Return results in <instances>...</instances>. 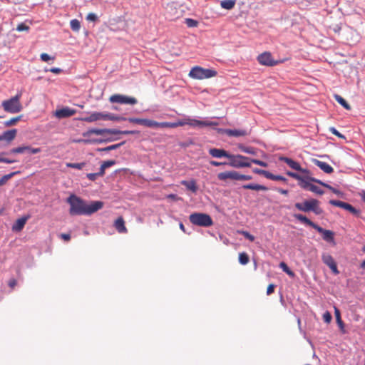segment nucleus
I'll list each match as a JSON object with an SVG mask.
<instances>
[{"label":"nucleus","mask_w":365,"mask_h":365,"mask_svg":"<svg viewBox=\"0 0 365 365\" xmlns=\"http://www.w3.org/2000/svg\"><path fill=\"white\" fill-rule=\"evenodd\" d=\"M67 202L70 205L69 213L71 215H90L103 207V202L101 201H93L87 204L80 197L72 195Z\"/></svg>","instance_id":"nucleus-1"},{"label":"nucleus","mask_w":365,"mask_h":365,"mask_svg":"<svg viewBox=\"0 0 365 365\" xmlns=\"http://www.w3.org/2000/svg\"><path fill=\"white\" fill-rule=\"evenodd\" d=\"M294 217L299 222L313 227L317 232L321 233L322 235L323 240H325L326 242H332L334 245L335 244L334 237V233L332 231L323 229L322 227L314 223L312 221H311L309 219H308L306 216L303 215L295 214L294 215Z\"/></svg>","instance_id":"nucleus-2"},{"label":"nucleus","mask_w":365,"mask_h":365,"mask_svg":"<svg viewBox=\"0 0 365 365\" xmlns=\"http://www.w3.org/2000/svg\"><path fill=\"white\" fill-rule=\"evenodd\" d=\"M21 93H18L16 96L9 99L2 101L1 106L4 110L9 113H17L21 111L23 106L21 103Z\"/></svg>","instance_id":"nucleus-3"},{"label":"nucleus","mask_w":365,"mask_h":365,"mask_svg":"<svg viewBox=\"0 0 365 365\" xmlns=\"http://www.w3.org/2000/svg\"><path fill=\"white\" fill-rule=\"evenodd\" d=\"M294 207L299 211L304 212H313L316 215H321L323 212L322 209L319 207V201L317 199H310L303 202H297Z\"/></svg>","instance_id":"nucleus-4"},{"label":"nucleus","mask_w":365,"mask_h":365,"mask_svg":"<svg viewBox=\"0 0 365 365\" xmlns=\"http://www.w3.org/2000/svg\"><path fill=\"white\" fill-rule=\"evenodd\" d=\"M217 71L214 69L204 68L196 66L191 68L189 76L194 79L203 80L216 76Z\"/></svg>","instance_id":"nucleus-5"},{"label":"nucleus","mask_w":365,"mask_h":365,"mask_svg":"<svg viewBox=\"0 0 365 365\" xmlns=\"http://www.w3.org/2000/svg\"><path fill=\"white\" fill-rule=\"evenodd\" d=\"M138 133L136 130H119L117 129H98V128H92L86 132L83 133V135L84 137L90 136L92 134L101 135H117V134H123V135H129V134H136Z\"/></svg>","instance_id":"nucleus-6"},{"label":"nucleus","mask_w":365,"mask_h":365,"mask_svg":"<svg viewBox=\"0 0 365 365\" xmlns=\"http://www.w3.org/2000/svg\"><path fill=\"white\" fill-rule=\"evenodd\" d=\"M190 222L194 225L207 227L213 225L211 217L205 213L194 212L189 216Z\"/></svg>","instance_id":"nucleus-7"},{"label":"nucleus","mask_w":365,"mask_h":365,"mask_svg":"<svg viewBox=\"0 0 365 365\" xmlns=\"http://www.w3.org/2000/svg\"><path fill=\"white\" fill-rule=\"evenodd\" d=\"M228 165L232 168H249L251 166V159L242 155H231Z\"/></svg>","instance_id":"nucleus-8"},{"label":"nucleus","mask_w":365,"mask_h":365,"mask_svg":"<svg viewBox=\"0 0 365 365\" xmlns=\"http://www.w3.org/2000/svg\"><path fill=\"white\" fill-rule=\"evenodd\" d=\"M109 101L111 103H118L120 104L135 105L138 101L134 97H130L121 94H114L110 96Z\"/></svg>","instance_id":"nucleus-9"},{"label":"nucleus","mask_w":365,"mask_h":365,"mask_svg":"<svg viewBox=\"0 0 365 365\" xmlns=\"http://www.w3.org/2000/svg\"><path fill=\"white\" fill-rule=\"evenodd\" d=\"M128 121L130 123L142 125L148 128H160V123L150 119L128 118Z\"/></svg>","instance_id":"nucleus-10"},{"label":"nucleus","mask_w":365,"mask_h":365,"mask_svg":"<svg viewBox=\"0 0 365 365\" xmlns=\"http://www.w3.org/2000/svg\"><path fill=\"white\" fill-rule=\"evenodd\" d=\"M258 62L263 66H274L278 63L277 61L273 59L269 52H264L257 57Z\"/></svg>","instance_id":"nucleus-11"},{"label":"nucleus","mask_w":365,"mask_h":365,"mask_svg":"<svg viewBox=\"0 0 365 365\" xmlns=\"http://www.w3.org/2000/svg\"><path fill=\"white\" fill-rule=\"evenodd\" d=\"M218 123L215 121H209V120H200L197 119H192L190 118H187V125L196 128H202L205 126H217L218 125Z\"/></svg>","instance_id":"nucleus-12"},{"label":"nucleus","mask_w":365,"mask_h":365,"mask_svg":"<svg viewBox=\"0 0 365 365\" xmlns=\"http://www.w3.org/2000/svg\"><path fill=\"white\" fill-rule=\"evenodd\" d=\"M329 203L334 206L339 207L343 208L346 210H348L353 215H359V211L357 210L356 208H354L351 205H350L347 202H342L340 200H331L329 201Z\"/></svg>","instance_id":"nucleus-13"},{"label":"nucleus","mask_w":365,"mask_h":365,"mask_svg":"<svg viewBox=\"0 0 365 365\" xmlns=\"http://www.w3.org/2000/svg\"><path fill=\"white\" fill-rule=\"evenodd\" d=\"M219 180L227 182V180H239V173L235 170L222 172L217 174Z\"/></svg>","instance_id":"nucleus-14"},{"label":"nucleus","mask_w":365,"mask_h":365,"mask_svg":"<svg viewBox=\"0 0 365 365\" xmlns=\"http://www.w3.org/2000/svg\"><path fill=\"white\" fill-rule=\"evenodd\" d=\"M322 259L323 262L331 269L333 273L335 274H339V272L337 269L336 264L331 255L329 254L324 253L322 255Z\"/></svg>","instance_id":"nucleus-15"},{"label":"nucleus","mask_w":365,"mask_h":365,"mask_svg":"<svg viewBox=\"0 0 365 365\" xmlns=\"http://www.w3.org/2000/svg\"><path fill=\"white\" fill-rule=\"evenodd\" d=\"M76 110L71 109L68 107H64L63 108L56 110L54 113V115L57 118L61 119V118L71 117V116L73 115L74 114H76Z\"/></svg>","instance_id":"nucleus-16"},{"label":"nucleus","mask_w":365,"mask_h":365,"mask_svg":"<svg viewBox=\"0 0 365 365\" xmlns=\"http://www.w3.org/2000/svg\"><path fill=\"white\" fill-rule=\"evenodd\" d=\"M280 160L287 163L293 170L299 171V172H301L302 173H305V174L309 173V171L307 169L302 168L297 162L293 160L291 158H289L287 157H282V158H280Z\"/></svg>","instance_id":"nucleus-17"},{"label":"nucleus","mask_w":365,"mask_h":365,"mask_svg":"<svg viewBox=\"0 0 365 365\" xmlns=\"http://www.w3.org/2000/svg\"><path fill=\"white\" fill-rule=\"evenodd\" d=\"M106 113H101V112H94L92 113L90 115L83 117L81 118V120L87 122V123H92L98 120H106Z\"/></svg>","instance_id":"nucleus-18"},{"label":"nucleus","mask_w":365,"mask_h":365,"mask_svg":"<svg viewBox=\"0 0 365 365\" xmlns=\"http://www.w3.org/2000/svg\"><path fill=\"white\" fill-rule=\"evenodd\" d=\"M210 155L216 158H227L230 160L231 154L227 153L225 150L218 148H210L209 150Z\"/></svg>","instance_id":"nucleus-19"},{"label":"nucleus","mask_w":365,"mask_h":365,"mask_svg":"<svg viewBox=\"0 0 365 365\" xmlns=\"http://www.w3.org/2000/svg\"><path fill=\"white\" fill-rule=\"evenodd\" d=\"M312 163L318 166L325 173L330 174L334 171L333 168L325 162L320 161L317 159H313Z\"/></svg>","instance_id":"nucleus-20"},{"label":"nucleus","mask_w":365,"mask_h":365,"mask_svg":"<svg viewBox=\"0 0 365 365\" xmlns=\"http://www.w3.org/2000/svg\"><path fill=\"white\" fill-rule=\"evenodd\" d=\"M187 125V118L178 120L177 122H161L160 128H177Z\"/></svg>","instance_id":"nucleus-21"},{"label":"nucleus","mask_w":365,"mask_h":365,"mask_svg":"<svg viewBox=\"0 0 365 365\" xmlns=\"http://www.w3.org/2000/svg\"><path fill=\"white\" fill-rule=\"evenodd\" d=\"M114 227L119 233H126L128 232L123 217H119L116 219L114 222Z\"/></svg>","instance_id":"nucleus-22"},{"label":"nucleus","mask_w":365,"mask_h":365,"mask_svg":"<svg viewBox=\"0 0 365 365\" xmlns=\"http://www.w3.org/2000/svg\"><path fill=\"white\" fill-rule=\"evenodd\" d=\"M16 133V129L5 131L2 135H0V141L3 140H5L8 142L12 141L15 138Z\"/></svg>","instance_id":"nucleus-23"},{"label":"nucleus","mask_w":365,"mask_h":365,"mask_svg":"<svg viewBox=\"0 0 365 365\" xmlns=\"http://www.w3.org/2000/svg\"><path fill=\"white\" fill-rule=\"evenodd\" d=\"M225 133L229 136L234 137L245 136L247 135V132L242 129H227L225 130Z\"/></svg>","instance_id":"nucleus-24"},{"label":"nucleus","mask_w":365,"mask_h":365,"mask_svg":"<svg viewBox=\"0 0 365 365\" xmlns=\"http://www.w3.org/2000/svg\"><path fill=\"white\" fill-rule=\"evenodd\" d=\"M27 220H28V217H24L18 219L15 222V223L13 225L12 230L16 231V232L21 231L24 228Z\"/></svg>","instance_id":"nucleus-25"},{"label":"nucleus","mask_w":365,"mask_h":365,"mask_svg":"<svg viewBox=\"0 0 365 365\" xmlns=\"http://www.w3.org/2000/svg\"><path fill=\"white\" fill-rule=\"evenodd\" d=\"M181 184L185 186L187 190H191L192 192H196L197 190V183L195 180H191L190 181L182 180Z\"/></svg>","instance_id":"nucleus-26"},{"label":"nucleus","mask_w":365,"mask_h":365,"mask_svg":"<svg viewBox=\"0 0 365 365\" xmlns=\"http://www.w3.org/2000/svg\"><path fill=\"white\" fill-rule=\"evenodd\" d=\"M244 189L246 190H267L268 188L266 186L258 185V184H247L242 186Z\"/></svg>","instance_id":"nucleus-27"},{"label":"nucleus","mask_w":365,"mask_h":365,"mask_svg":"<svg viewBox=\"0 0 365 365\" xmlns=\"http://www.w3.org/2000/svg\"><path fill=\"white\" fill-rule=\"evenodd\" d=\"M334 97V99L345 109L348 110H351L350 105L346 102V101L344 98H342L341 96L338 94H335Z\"/></svg>","instance_id":"nucleus-28"},{"label":"nucleus","mask_w":365,"mask_h":365,"mask_svg":"<svg viewBox=\"0 0 365 365\" xmlns=\"http://www.w3.org/2000/svg\"><path fill=\"white\" fill-rule=\"evenodd\" d=\"M235 3H236L235 0H223V1H221L220 6L223 9L230 10L234 8Z\"/></svg>","instance_id":"nucleus-29"},{"label":"nucleus","mask_w":365,"mask_h":365,"mask_svg":"<svg viewBox=\"0 0 365 365\" xmlns=\"http://www.w3.org/2000/svg\"><path fill=\"white\" fill-rule=\"evenodd\" d=\"M312 181L313 182H315L317 183H319L320 185H322V186L328 188L329 190H330L331 191H332L334 193L336 194V195H339L341 194V192L336 189H335L334 187H331V185L319 180H317V179H315V178H312L311 179Z\"/></svg>","instance_id":"nucleus-30"},{"label":"nucleus","mask_w":365,"mask_h":365,"mask_svg":"<svg viewBox=\"0 0 365 365\" xmlns=\"http://www.w3.org/2000/svg\"><path fill=\"white\" fill-rule=\"evenodd\" d=\"M113 120V121H120V120H128V118L106 113V120Z\"/></svg>","instance_id":"nucleus-31"},{"label":"nucleus","mask_w":365,"mask_h":365,"mask_svg":"<svg viewBox=\"0 0 365 365\" xmlns=\"http://www.w3.org/2000/svg\"><path fill=\"white\" fill-rule=\"evenodd\" d=\"M279 267L282 269V270L287 273L289 277H294L295 276V274L293 271H292L289 267L287 265V264L284 262H281L279 264Z\"/></svg>","instance_id":"nucleus-32"},{"label":"nucleus","mask_w":365,"mask_h":365,"mask_svg":"<svg viewBox=\"0 0 365 365\" xmlns=\"http://www.w3.org/2000/svg\"><path fill=\"white\" fill-rule=\"evenodd\" d=\"M29 149H31L30 146H20L17 148H14L10 150V153L13 154H19V153H23L26 150H28Z\"/></svg>","instance_id":"nucleus-33"},{"label":"nucleus","mask_w":365,"mask_h":365,"mask_svg":"<svg viewBox=\"0 0 365 365\" xmlns=\"http://www.w3.org/2000/svg\"><path fill=\"white\" fill-rule=\"evenodd\" d=\"M249 256L245 252H241L239 254V262L241 264L245 265L249 262Z\"/></svg>","instance_id":"nucleus-34"},{"label":"nucleus","mask_w":365,"mask_h":365,"mask_svg":"<svg viewBox=\"0 0 365 365\" xmlns=\"http://www.w3.org/2000/svg\"><path fill=\"white\" fill-rule=\"evenodd\" d=\"M19 172H13V173H11L9 174H7V175H4L1 179H0V187L1 186H3L4 185H5L6 183V182L11 179L13 176H14L16 173H18Z\"/></svg>","instance_id":"nucleus-35"},{"label":"nucleus","mask_w":365,"mask_h":365,"mask_svg":"<svg viewBox=\"0 0 365 365\" xmlns=\"http://www.w3.org/2000/svg\"><path fill=\"white\" fill-rule=\"evenodd\" d=\"M21 115L12 118L10 120L6 121L4 123V125L6 126V127L14 125L21 120Z\"/></svg>","instance_id":"nucleus-36"},{"label":"nucleus","mask_w":365,"mask_h":365,"mask_svg":"<svg viewBox=\"0 0 365 365\" xmlns=\"http://www.w3.org/2000/svg\"><path fill=\"white\" fill-rule=\"evenodd\" d=\"M71 28L74 31H78L81 28L80 21L77 19H73L70 22Z\"/></svg>","instance_id":"nucleus-37"},{"label":"nucleus","mask_w":365,"mask_h":365,"mask_svg":"<svg viewBox=\"0 0 365 365\" xmlns=\"http://www.w3.org/2000/svg\"><path fill=\"white\" fill-rule=\"evenodd\" d=\"M168 14L170 15V17L172 18V19H175V18H178L179 16L176 14L177 13V9L176 8L173 6V4H171V5H169L168 6Z\"/></svg>","instance_id":"nucleus-38"},{"label":"nucleus","mask_w":365,"mask_h":365,"mask_svg":"<svg viewBox=\"0 0 365 365\" xmlns=\"http://www.w3.org/2000/svg\"><path fill=\"white\" fill-rule=\"evenodd\" d=\"M266 178L269 179V180H282V181H285L286 180L285 178H284L283 176L275 175H273L272 173H271L269 172L267 173Z\"/></svg>","instance_id":"nucleus-39"},{"label":"nucleus","mask_w":365,"mask_h":365,"mask_svg":"<svg viewBox=\"0 0 365 365\" xmlns=\"http://www.w3.org/2000/svg\"><path fill=\"white\" fill-rule=\"evenodd\" d=\"M334 313H335V316H336V322H337V324H339V326L343 329L344 328V323L341 319V314H340V312L339 310L336 308V307H334Z\"/></svg>","instance_id":"nucleus-40"},{"label":"nucleus","mask_w":365,"mask_h":365,"mask_svg":"<svg viewBox=\"0 0 365 365\" xmlns=\"http://www.w3.org/2000/svg\"><path fill=\"white\" fill-rule=\"evenodd\" d=\"M86 163H67L66 166L68 168H75L81 170L84 166Z\"/></svg>","instance_id":"nucleus-41"},{"label":"nucleus","mask_w":365,"mask_h":365,"mask_svg":"<svg viewBox=\"0 0 365 365\" xmlns=\"http://www.w3.org/2000/svg\"><path fill=\"white\" fill-rule=\"evenodd\" d=\"M185 24L188 27L194 28L197 26L198 21L192 19L187 18L185 19Z\"/></svg>","instance_id":"nucleus-42"},{"label":"nucleus","mask_w":365,"mask_h":365,"mask_svg":"<svg viewBox=\"0 0 365 365\" xmlns=\"http://www.w3.org/2000/svg\"><path fill=\"white\" fill-rule=\"evenodd\" d=\"M29 26H27L26 24L24 23H21L19 24H18L17 27H16V31L21 32V31H29Z\"/></svg>","instance_id":"nucleus-43"},{"label":"nucleus","mask_w":365,"mask_h":365,"mask_svg":"<svg viewBox=\"0 0 365 365\" xmlns=\"http://www.w3.org/2000/svg\"><path fill=\"white\" fill-rule=\"evenodd\" d=\"M310 191L314 192V193H317V194H319V195H322L324 194V191L319 187H317V185H313L312 186H310Z\"/></svg>","instance_id":"nucleus-44"},{"label":"nucleus","mask_w":365,"mask_h":365,"mask_svg":"<svg viewBox=\"0 0 365 365\" xmlns=\"http://www.w3.org/2000/svg\"><path fill=\"white\" fill-rule=\"evenodd\" d=\"M4 155H5V153H0V163H5L11 164V163L16 162L15 160H11L9 158H4L3 157Z\"/></svg>","instance_id":"nucleus-45"},{"label":"nucleus","mask_w":365,"mask_h":365,"mask_svg":"<svg viewBox=\"0 0 365 365\" xmlns=\"http://www.w3.org/2000/svg\"><path fill=\"white\" fill-rule=\"evenodd\" d=\"M301 181V183H300V186L304 188V189H306V190H310V186L312 185V183L309 182L307 180H304L303 178L302 180H299Z\"/></svg>","instance_id":"nucleus-46"},{"label":"nucleus","mask_w":365,"mask_h":365,"mask_svg":"<svg viewBox=\"0 0 365 365\" xmlns=\"http://www.w3.org/2000/svg\"><path fill=\"white\" fill-rule=\"evenodd\" d=\"M240 150L246 153L252 154V155L255 154V149L252 147L242 146V147H240Z\"/></svg>","instance_id":"nucleus-47"},{"label":"nucleus","mask_w":365,"mask_h":365,"mask_svg":"<svg viewBox=\"0 0 365 365\" xmlns=\"http://www.w3.org/2000/svg\"><path fill=\"white\" fill-rule=\"evenodd\" d=\"M329 131H330L332 134L335 135L336 136H337V137H339V138H341V139L345 138L344 135H342L341 133H339V131H338L335 128H334V127H331V128H329Z\"/></svg>","instance_id":"nucleus-48"},{"label":"nucleus","mask_w":365,"mask_h":365,"mask_svg":"<svg viewBox=\"0 0 365 365\" xmlns=\"http://www.w3.org/2000/svg\"><path fill=\"white\" fill-rule=\"evenodd\" d=\"M40 58L44 62H47L49 60H54L55 59L54 57H51V56H50L48 54H47L46 53H41V56H40Z\"/></svg>","instance_id":"nucleus-49"},{"label":"nucleus","mask_w":365,"mask_h":365,"mask_svg":"<svg viewBox=\"0 0 365 365\" xmlns=\"http://www.w3.org/2000/svg\"><path fill=\"white\" fill-rule=\"evenodd\" d=\"M252 163L264 168L268 166L267 163L257 159H251V163Z\"/></svg>","instance_id":"nucleus-50"},{"label":"nucleus","mask_w":365,"mask_h":365,"mask_svg":"<svg viewBox=\"0 0 365 365\" xmlns=\"http://www.w3.org/2000/svg\"><path fill=\"white\" fill-rule=\"evenodd\" d=\"M112 140H113V138H108L105 140H78V142H84V143L98 142V143H103V142H105V141H112Z\"/></svg>","instance_id":"nucleus-51"},{"label":"nucleus","mask_w":365,"mask_h":365,"mask_svg":"<svg viewBox=\"0 0 365 365\" xmlns=\"http://www.w3.org/2000/svg\"><path fill=\"white\" fill-rule=\"evenodd\" d=\"M287 175H289V177L294 178V179H296V180H302V178L298 175L297 173H293V172H290V171H288L287 172Z\"/></svg>","instance_id":"nucleus-52"},{"label":"nucleus","mask_w":365,"mask_h":365,"mask_svg":"<svg viewBox=\"0 0 365 365\" xmlns=\"http://www.w3.org/2000/svg\"><path fill=\"white\" fill-rule=\"evenodd\" d=\"M115 164V160H107V161L103 162L101 165L103 166L106 169L108 168L111 167L112 165H113Z\"/></svg>","instance_id":"nucleus-53"},{"label":"nucleus","mask_w":365,"mask_h":365,"mask_svg":"<svg viewBox=\"0 0 365 365\" xmlns=\"http://www.w3.org/2000/svg\"><path fill=\"white\" fill-rule=\"evenodd\" d=\"M323 319H324V321L326 323H329L331 322V314L329 312H326L323 314Z\"/></svg>","instance_id":"nucleus-54"},{"label":"nucleus","mask_w":365,"mask_h":365,"mask_svg":"<svg viewBox=\"0 0 365 365\" xmlns=\"http://www.w3.org/2000/svg\"><path fill=\"white\" fill-rule=\"evenodd\" d=\"M241 233L244 235V237L245 238H247L250 241H251V242L254 241L255 237L253 235H250L248 232L242 231V232H241Z\"/></svg>","instance_id":"nucleus-55"},{"label":"nucleus","mask_w":365,"mask_h":365,"mask_svg":"<svg viewBox=\"0 0 365 365\" xmlns=\"http://www.w3.org/2000/svg\"><path fill=\"white\" fill-rule=\"evenodd\" d=\"M253 172L255 173H257V174H259V175H262L263 176H264L266 178L267 176V174L268 173V171L267 170H261V169H259V168H255L253 170Z\"/></svg>","instance_id":"nucleus-56"},{"label":"nucleus","mask_w":365,"mask_h":365,"mask_svg":"<svg viewBox=\"0 0 365 365\" xmlns=\"http://www.w3.org/2000/svg\"><path fill=\"white\" fill-rule=\"evenodd\" d=\"M97 19V16L94 13H89L86 17V19L90 21H96Z\"/></svg>","instance_id":"nucleus-57"},{"label":"nucleus","mask_w":365,"mask_h":365,"mask_svg":"<svg viewBox=\"0 0 365 365\" xmlns=\"http://www.w3.org/2000/svg\"><path fill=\"white\" fill-rule=\"evenodd\" d=\"M251 175H242L239 173V180H252Z\"/></svg>","instance_id":"nucleus-58"},{"label":"nucleus","mask_w":365,"mask_h":365,"mask_svg":"<svg viewBox=\"0 0 365 365\" xmlns=\"http://www.w3.org/2000/svg\"><path fill=\"white\" fill-rule=\"evenodd\" d=\"M98 174L96 173H88L87 174V178L92 181H94L96 180V178L98 177Z\"/></svg>","instance_id":"nucleus-59"},{"label":"nucleus","mask_w":365,"mask_h":365,"mask_svg":"<svg viewBox=\"0 0 365 365\" xmlns=\"http://www.w3.org/2000/svg\"><path fill=\"white\" fill-rule=\"evenodd\" d=\"M274 287H275V286L273 284H269V286L267 287V294L269 295V294H272L274 291Z\"/></svg>","instance_id":"nucleus-60"},{"label":"nucleus","mask_w":365,"mask_h":365,"mask_svg":"<svg viewBox=\"0 0 365 365\" xmlns=\"http://www.w3.org/2000/svg\"><path fill=\"white\" fill-rule=\"evenodd\" d=\"M210 165H212L213 166H220V165H228V163H227L225 162H217V161H215V160L210 161Z\"/></svg>","instance_id":"nucleus-61"},{"label":"nucleus","mask_w":365,"mask_h":365,"mask_svg":"<svg viewBox=\"0 0 365 365\" xmlns=\"http://www.w3.org/2000/svg\"><path fill=\"white\" fill-rule=\"evenodd\" d=\"M61 237L65 241H69L71 240V235L68 233H62Z\"/></svg>","instance_id":"nucleus-62"},{"label":"nucleus","mask_w":365,"mask_h":365,"mask_svg":"<svg viewBox=\"0 0 365 365\" xmlns=\"http://www.w3.org/2000/svg\"><path fill=\"white\" fill-rule=\"evenodd\" d=\"M46 71H48V70H46ZM48 71L56 73V74H58L62 71V70L59 68H51L48 70Z\"/></svg>","instance_id":"nucleus-63"},{"label":"nucleus","mask_w":365,"mask_h":365,"mask_svg":"<svg viewBox=\"0 0 365 365\" xmlns=\"http://www.w3.org/2000/svg\"><path fill=\"white\" fill-rule=\"evenodd\" d=\"M28 151H29L32 154H36V153H38L41 152V148H34L31 147V149H29Z\"/></svg>","instance_id":"nucleus-64"}]
</instances>
